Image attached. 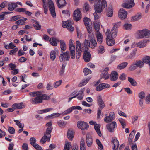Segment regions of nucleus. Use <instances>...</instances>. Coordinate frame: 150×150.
Instances as JSON below:
<instances>
[{
  "label": "nucleus",
  "instance_id": "obj_1",
  "mask_svg": "<svg viewBox=\"0 0 150 150\" xmlns=\"http://www.w3.org/2000/svg\"><path fill=\"white\" fill-rule=\"evenodd\" d=\"M76 57L79 59L81 54L82 50H87L88 47H90V42L85 39L84 44L82 45L79 41H77L76 43Z\"/></svg>",
  "mask_w": 150,
  "mask_h": 150
},
{
  "label": "nucleus",
  "instance_id": "obj_2",
  "mask_svg": "<svg viewBox=\"0 0 150 150\" xmlns=\"http://www.w3.org/2000/svg\"><path fill=\"white\" fill-rule=\"evenodd\" d=\"M101 0H99V2L96 3L94 4L95 12L93 13L95 19H98L100 17V13L102 12V7L104 8L107 6V2L105 0H102V5L100 4V1Z\"/></svg>",
  "mask_w": 150,
  "mask_h": 150
},
{
  "label": "nucleus",
  "instance_id": "obj_3",
  "mask_svg": "<svg viewBox=\"0 0 150 150\" xmlns=\"http://www.w3.org/2000/svg\"><path fill=\"white\" fill-rule=\"evenodd\" d=\"M106 35L107 36L106 41L107 45L109 46H112L114 45L115 42L113 38L116 36L112 35L110 30L108 29L107 30Z\"/></svg>",
  "mask_w": 150,
  "mask_h": 150
},
{
  "label": "nucleus",
  "instance_id": "obj_4",
  "mask_svg": "<svg viewBox=\"0 0 150 150\" xmlns=\"http://www.w3.org/2000/svg\"><path fill=\"white\" fill-rule=\"evenodd\" d=\"M139 36L140 38H146L150 37V30L145 29L143 30H139Z\"/></svg>",
  "mask_w": 150,
  "mask_h": 150
},
{
  "label": "nucleus",
  "instance_id": "obj_5",
  "mask_svg": "<svg viewBox=\"0 0 150 150\" xmlns=\"http://www.w3.org/2000/svg\"><path fill=\"white\" fill-rule=\"evenodd\" d=\"M88 38L90 41V48L94 49L97 46V43L95 40L94 35L92 33H90L88 35Z\"/></svg>",
  "mask_w": 150,
  "mask_h": 150
},
{
  "label": "nucleus",
  "instance_id": "obj_6",
  "mask_svg": "<svg viewBox=\"0 0 150 150\" xmlns=\"http://www.w3.org/2000/svg\"><path fill=\"white\" fill-rule=\"evenodd\" d=\"M48 4L49 9L52 16L53 17H55L56 15L54 6L53 2L51 0H48Z\"/></svg>",
  "mask_w": 150,
  "mask_h": 150
},
{
  "label": "nucleus",
  "instance_id": "obj_7",
  "mask_svg": "<svg viewBox=\"0 0 150 150\" xmlns=\"http://www.w3.org/2000/svg\"><path fill=\"white\" fill-rule=\"evenodd\" d=\"M78 127L81 130L87 129L89 127V125L86 122L82 121H79L77 123Z\"/></svg>",
  "mask_w": 150,
  "mask_h": 150
},
{
  "label": "nucleus",
  "instance_id": "obj_8",
  "mask_svg": "<svg viewBox=\"0 0 150 150\" xmlns=\"http://www.w3.org/2000/svg\"><path fill=\"white\" fill-rule=\"evenodd\" d=\"M62 25L64 28H67L68 30L71 32L74 30V28L71 26V22L69 21H63Z\"/></svg>",
  "mask_w": 150,
  "mask_h": 150
},
{
  "label": "nucleus",
  "instance_id": "obj_9",
  "mask_svg": "<svg viewBox=\"0 0 150 150\" xmlns=\"http://www.w3.org/2000/svg\"><path fill=\"white\" fill-rule=\"evenodd\" d=\"M113 27L111 30V34L114 36H116L117 33V28L121 25V22H119L113 24Z\"/></svg>",
  "mask_w": 150,
  "mask_h": 150
},
{
  "label": "nucleus",
  "instance_id": "obj_10",
  "mask_svg": "<svg viewBox=\"0 0 150 150\" xmlns=\"http://www.w3.org/2000/svg\"><path fill=\"white\" fill-rule=\"evenodd\" d=\"M113 27L111 30V34L114 36H116L117 33V28L121 25V22H119L113 24Z\"/></svg>",
  "mask_w": 150,
  "mask_h": 150
},
{
  "label": "nucleus",
  "instance_id": "obj_11",
  "mask_svg": "<svg viewBox=\"0 0 150 150\" xmlns=\"http://www.w3.org/2000/svg\"><path fill=\"white\" fill-rule=\"evenodd\" d=\"M134 5V0H129L127 2L122 4V6L125 8L129 9L132 8Z\"/></svg>",
  "mask_w": 150,
  "mask_h": 150
},
{
  "label": "nucleus",
  "instance_id": "obj_12",
  "mask_svg": "<svg viewBox=\"0 0 150 150\" xmlns=\"http://www.w3.org/2000/svg\"><path fill=\"white\" fill-rule=\"evenodd\" d=\"M81 12L79 9H77L75 10L74 12L73 18L76 21H79L81 18Z\"/></svg>",
  "mask_w": 150,
  "mask_h": 150
},
{
  "label": "nucleus",
  "instance_id": "obj_13",
  "mask_svg": "<svg viewBox=\"0 0 150 150\" xmlns=\"http://www.w3.org/2000/svg\"><path fill=\"white\" fill-rule=\"evenodd\" d=\"M117 127L116 122L113 121L110 124H108L106 127L108 130L110 132H113L114 131V129Z\"/></svg>",
  "mask_w": 150,
  "mask_h": 150
},
{
  "label": "nucleus",
  "instance_id": "obj_14",
  "mask_svg": "<svg viewBox=\"0 0 150 150\" xmlns=\"http://www.w3.org/2000/svg\"><path fill=\"white\" fill-rule=\"evenodd\" d=\"M97 103L99 107L98 108H100L103 109L105 107V104L103 101L100 95H99L97 97Z\"/></svg>",
  "mask_w": 150,
  "mask_h": 150
},
{
  "label": "nucleus",
  "instance_id": "obj_15",
  "mask_svg": "<svg viewBox=\"0 0 150 150\" xmlns=\"http://www.w3.org/2000/svg\"><path fill=\"white\" fill-rule=\"evenodd\" d=\"M31 103L32 104H36L42 103V97L40 95H38L35 97L33 98L30 100Z\"/></svg>",
  "mask_w": 150,
  "mask_h": 150
},
{
  "label": "nucleus",
  "instance_id": "obj_16",
  "mask_svg": "<svg viewBox=\"0 0 150 150\" xmlns=\"http://www.w3.org/2000/svg\"><path fill=\"white\" fill-rule=\"evenodd\" d=\"M83 21L88 31L90 33H91V26L89 24L90 22V19L88 18L85 17L83 19Z\"/></svg>",
  "mask_w": 150,
  "mask_h": 150
},
{
  "label": "nucleus",
  "instance_id": "obj_17",
  "mask_svg": "<svg viewBox=\"0 0 150 150\" xmlns=\"http://www.w3.org/2000/svg\"><path fill=\"white\" fill-rule=\"evenodd\" d=\"M115 116L114 113L111 112L109 113V116H106L104 119V121L106 123H109L111 122L114 119Z\"/></svg>",
  "mask_w": 150,
  "mask_h": 150
},
{
  "label": "nucleus",
  "instance_id": "obj_18",
  "mask_svg": "<svg viewBox=\"0 0 150 150\" xmlns=\"http://www.w3.org/2000/svg\"><path fill=\"white\" fill-rule=\"evenodd\" d=\"M127 12L123 8H121L118 13L119 16L122 20L124 19L127 16Z\"/></svg>",
  "mask_w": 150,
  "mask_h": 150
},
{
  "label": "nucleus",
  "instance_id": "obj_19",
  "mask_svg": "<svg viewBox=\"0 0 150 150\" xmlns=\"http://www.w3.org/2000/svg\"><path fill=\"white\" fill-rule=\"evenodd\" d=\"M7 9L8 10L12 11L18 7L16 3L13 2H9L7 4Z\"/></svg>",
  "mask_w": 150,
  "mask_h": 150
},
{
  "label": "nucleus",
  "instance_id": "obj_20",
  "mask_svg": "<svg viewBox=\"0 0 150 150\" xmlns=\"http://www.w3.org/2000/svg\"><path fill=\"white\" fill-rule=\"evenodd\" d=\"M108 71L109 68L108 67H106L101 74V77L104 78L105 79H108L109 76V74H108Z\"/></svg>",
  "mask_w": 150,
  "mask_h": 150
},
{
  "label": "nucleus",
  "instance_id": "obj_21",
  "mask_svg": "<svg viewBox=\"0 0 150 150\" xmlns=\"http://www.w3.org/2000/svg\"><path fill=\"white\" fill-rule=\"evenodd\" d=\"M91 57V54L87 50H84L83 54V59L86 62H89L90 59Z\"/></svg>",
  "mask_w": 150,
  "mask_h": 150
},
{
  "label": "nucleus",
  "instance_id": "obj_22",
  "mask_svg": "<svg viewBox=\"0 0 150 150\" xmlns=\"http://www.w3.org/2000/svg\"><path fill=\"white\" fill-rule=\"evenodd\" d=\"M86 142L88 147L91 146L93 143V139L91 136L89 134H86Z\"/></svg>",
  "mask_w": 150,
  "mask_h": 150
},
{
  "label": "nucleus",
  "instance_id": "obj_23",
  "mask_svg": "<svg viewBox=\"0 0 150 150\" xmlns=\"http://www.w3.org/2000/svg\"><path fill=\"white\" fill-rule=\"evenodd\" d=\"M112 142L114 145V147L113 148V150H117L119 144V141L117 138L116 137L112 138Z\"/></svg>",
  "mask_w": 150,
  "mask_h": 150
},
{
  "label": "nucleus",
  "instance_id": "obj_24",
  "mask_svg": "<svg viewBox=\"0 0 150 150\" xmlns=\"http://www.w3.org/2000/svg\"><path fill=\"white\" fill-rule=\"evenodd\" d=\"M56 2L57 6L59 8H63L66 4L65 0H57Z\"/></svg>",
  "mask_w": 150,
  "mask_h": 150
},
{
  "label": "nucleus",
  "instance_id": "obj_25",
  "mask_svg": "<svg viewBox=\"0 0 150 150\" xmlns=\"http://www.w3.org/2000/svg\"><path fill=\"white\" fill-rule=\"evenodd\" d=\"M67 136L68 139L72 140L74 136V132L71 129H69L67 132Z\"/></svg>",
  "mask_w": 150,
  "mask_h": 150
},
{
  "label": "nucleus",
  "instance_id": "obj_26",
  "mask_svg": "<svg viewBox=\"0 0 150 150\" xmlns=\"http://www.w3.org/2000/svg\"><path fill=\"white\" fill-rule=\"evenodd\" d=\"M49 42L52 45L56 46L57 45V42H59V40L54 37H52L50 38Z\"/></svg>",
  "mask_w": 150,
  "mask_h": 150
},
{
  "label": "nucleus",
  "instance_id": "obj_27",
  "mask_svg": "<svg viewBox=\"0 0 150 150\" xmlns=\"http://www.w3.org/2000/svg\"><path fill=\"white\" fill-rule=\"evenodd\" d=\"M113 14L112 6L110 4L107 11V16L108 17H111L112 16Z\"/></svg>",
  "mask_w": 150,
  "mask_h": 150
},
{
  "label": "nucleus",
  "instance_id": "obj_28",
  "mask_svg": "<svg viewBox=\"0 0 150 150\" xmlns=\"http://www.w3.org/2000/svg\"><path fill=\"white\" fill-rule=\"evenodd\" d=\"M70 58V56H68L67 55L63 53L60 54L59 57V60L60 62H62L63 60L68 61Z\"/></svg>",
  "mask_w": 150,
  "mask_h": 150
},
{
  "label": "nucleus",
  "instance_id": "obj_29",
  "mask_svg": "<svg viewBox=\"0 0 150 150\" xmlns=\"http://www.w3.org/2000/svg\"><path fill=\"white\" fill-rule=\"evenodd\" d=\"M84 88L81 89L77 93V98L79 100H81L82 99L84 96Z\"/></svg>",
  "mask_w": 150,
  "mask_h": 150
},
{
  "label": "nucleus",
  "instance_id": "obj_30",
  "mask_svg": "<svg viewBox=\"0 0 150 150\" xmlns=\"http://www.w3.org/2000/svg\"><path fill=\"white\" fill-rule=\"evenodd\" d=\"M118 74L117 72L113 71L112 72L110 75V79L112 81L116 80L118 78Z\"/></svg>",
  "mask_w": 150,
  "mask_h": 150
},
{
  "label": "nucleus",
  "instance_id": "obj_31",
  "mask_svg": "<svg viewBox=\"0 0 150 150\" xmlns=\"http://www.w3.org/2000/svg\"><path fill=\"white\" fill-rule=\"evenodd\" d=\"M23 103L21 102L19 103H16L12 105V107H14L15 109H21L24 108V106L23 105Z\"/></svg>",
  "mask_w": 150,
  "mask_h": 150
},
{
  "label": "nucleus",
  "instance_id": "obj_32",
  "mask_svg": "<svg viewBox=\"0 0 150 150\" xmlns=\"http://www.w3.org/2000/svg\"><path fill=\"white\" fill-rule=\"evenodd\" d=\"M71 58L74 59L75 58V46L69 47Z\"/></svg>",
  "mask_w": 150,
  "mask_h": 150
},
{
  "label": "nucleus",
  "instance_id": "obj_33",
  "mask_svg": "<svg viewBox=\"0 0 150 150\" xmlns=\"http://www.w3.org/2000/svg\"><path fill=\"white\" fill-rule=\"evenodd\" d=\"M91 78L88 77L84 78L82 81L78 85L79 87H81L87 84L90 80Z\"/></svg>",
  "mask_w": 150,
  "mask_h": 150
},
{
  "label": "nucleus",
  "instance_id": "obj_34",
  "mask_svg": "<svg viewBox=\"0 0 150 150\" xmlns=\"http://www.w3.org/2000/svg\"><path fill=\"white\" fill-rule=\"evenodd\" d=\"M100 125L99 124H96L94 126V128L95 130L96 131L100 137H101L102 135V134L100 129Z\"/></svg>",
  "mask_w": 150,
  "mask_h": 150
},
{
  "label": "nucleus",
  "instance_id": "obj_35",
  "mask_svg": "<svg viewBox=\"0 0 150 150\" xmlns=\"http://www.w3.org/2000/svg\"><path fill=\"white\" fill-rule=\"evenodd\" d=\"M60 45L61 49V52L62 53H63L64 51L66 49V46L64 41L62 40H60Z\"/></svg>",
  "mask_w": 150,
  "mask_h": 150
},
{
  "label": "nucleus",
  "instance_id": "obj_36",
  "mask_svg": "<svg viewBox=\"0 0 150 150\" xmlns=\"http://www.w3.org/2000/svg\"><path fill=\"white\" fill-rule=\"evenodd\" d=\"M51 135L47 136L46 135L44 134V136L42 137L41 139V143L44 144L47 140H50L51 137Z\"/></svg>",
  "mask_w": 150,
  "mask_h": 150
},
{
  "label": "nucleus",
  "instance_id": "obj_37",
  "mask_svg": "<svg viewBox=\"0 0 150 150\" xmlns=\"http://www.w3.org/2000/svg\"><path fill=\"white\" fill-rule=\"evenodd\" d=\"M27 20V19L24 17H22V19H19L17 21L16 23L18 25H21L24 24L25 21Z\"/></svg>",
  "mask_w": 150,
  "mask_h": 150
},
{
  "label": "nucleus",
  "instance_id": "obj_38",
  "mask_svg": "<svg viewBox=\"0 0 150 150\" xmlns=\"http://www.w3.org/2000/svg\"><path fill=\"white\" fill-rule=\"evenodd\" d=\"M96 37L98 42L101 44L103 41V36L102 34L100 32L98 33L96 35Z\"/></svg>",
  "mask_w": 150,
  "mask_h": 150
},
{
  "label": "nucleus",
  "instance_id": "obj_39",
  "mask_svg": "<svg viewBox=\"0 0 150 150\" xmlns=\"http://www.w3.org/2000/svg\"><path fill=\"white\" fill-rule=\"evenodd\" d=\"M142 18L141 14L138 13L132 17V20L133 21H138L140 19Z\"/></svg>",
  "mask_w": 150,
  "mask_h": 150
},
{
  "label": "nucleus",
  "instance_id": "obj_40",
  "mask_svg": "<svg viewBox=\"0 0 150 150\" xmlns=\"http://www.w3.org/2000/svg\"><path fill=\"white\" fill-rule=\"evenodd\" d=\"M128 81L130 82V84L134 86H136L137 85L136 81L132 78L128 77Z\"/></svg>",
  "mask_w": 150,
  "mask_h": 150
},
{
  "label": "nucleus",
  "instance_id": "obj_41",
  "mask_svg": "<svg viewBox=\"0 0 150 150\" xmlns=\"http://www.w3.org/2000/svg\"><path fill=\"white\" fill-rule=\"evenodd\" d=\"M83 10L87 12L89 11L90 9V6L88 2H86L84 4L83 7Z\"/></svg>",
  "mask_w": 150,
  "mask_h": 150
},
{
  "label": "nucleus",
  "instance_id": "obj_42",
  "mask_svg": "<svg viewBox=\"0 0 150 150\" xmlns=\"http://www.w3.org/2000/svg\"><path fill=\"white\" fill-rule=\"evenodd\" d=\"M128 65V63L124 62L120 64L117 66V68L120 70H121L125 68Z\"/></svg>",
  "mask_w": 150,
  "mask_h": 150
},
{
  "label": "nucleus",
  "instance_id": "obj_43",
  "mask_svg": "<svg viewBox=\"0 0 150 150\" xmlns=\"http://www.w3.org/2000/svg\"><path fill=\"white\" fill-rule=\"evenodd\" d=\"M73 110V108L72 107L69 108L67 110L64 111L61 113V115H66L71 113Z\"/></svg>",
  "mask_w": 150,
  "mask_h": 150
},
{
  "label": "nucleus",
  "instance_id": "obj_44",
  "mask_svg": "<svg viewBox=\"0 0 150 150\" xmlns=\"http://www.w3.org/2000/svg\"><path fill=\"white\" fill-rule=\"evenodd\" d=\"M41 92L39 91H37L30 92L29 93V95L32 97H36L38 95H40L41 94Z\"/></svg>",
  "mask_w": 150,
  "mask_h": 150
},
{
  "label": "nucleus",
  "instance_id": "obj_45",
  "mask_svg": "<svg viewBox=\"0 0 150 150\" xmlns=\"http://www.w3.org/2000/svg\"><path fill=\"white\" fill-rule=\"evenodd\" d=\"M71 143L70 142H67L65 144V146L64 150H70V148L71 147Z\"/></svg>",
  "mask_w": 150,
  "mask_h": 150
},
{
  "label": "nucleus",
  "instance_id": "obj_46",
  "mask_svg": "<svg viewBox=\"0 0 150 150\" xmlns=\"http://www.w3.org/2000/svg\"><path fill=\"white\" fill-rule=\"evenodd\" d=\"M144 62L142 61L139 60L137 61L135 63V64L137 67L139 68H142L143 67L144 65Z\"/></svg>",
  "mask_w": 150,
  "mask_h": 150
},
{
  "label": "nucleus",
  "instance_id": "obj_47",
  "mask_svg": "<svg viewBox=\"0 0 150 150\" xmlns=\"http://www.w3.org/2000/svg\"><path fill=\"white\" fill-rule=\"evenodd\" d=\"M58 125L61 127H64L67 124V122L60 120L57 122Z\"/></svg>",
  "mask_w": 150,
  "mask_h": 150
},
{
  "label": "nucleus",
  "instance_id": "obj_48",
  "mask_svg": "<svg viewBox=\"0 0 150 150\" xmlns=\"http://www.w3.org/2000/svg\"><path fill=\"white\" fill-rule=\"evenodd\" d=\"M80 150H86L85 144L84 139H81L80 144Z\"/></svg>",
  "mask_w": 150,
  "mask_h": 150
},
{
  "label": "nucleus",
  "instance_id": "obj_49",
  "mask_svg": "<svg viewBox=\"0 0 150 150\" xmlns=\"http://www.w3.org/2000/svg\"><path fill=\"white\" fill-rule=\"evenodd\" d=\"M30 144L33 147L35 146L37 144L36 143V140L35 138L33 137H31L30 139Z\"/></svg>",
  "mask_w": 150,
  "mask_h": 150
},
{
  "label": "nucleus",
  "instance_id": "obj_50",
  "mask_svg": "<svg viewBox=\"0 0 150 150\" xmlns=\"http://www.w3.org/2000/svg\"><path fill=\"white\" fill-rule=\"evenodd\" d=\"M142 60L144 63L149 64L150 62V57L146 56L142 58Z\"/></svg>",
  "mask_w": 150,
  "mask_h": 150
},
{
  "label": "nucleus",
  "instance_id": "obj_51",
  "mask_svg": "<svg viewBox=\"0 0 150 150\" xmlns=\"http://www.w3.org/2000/svg\"><path fill=\"white\" fill-rule=\"evenodd\" d=\"M56 54V52L54 51L53 50L51 52L50 58L52 61L54 60L55 59Z\"/></svg>",
  "mask_w": 150,
  "mask_h": 150
},
{
  "label": "nucleus",
  "instance_id": "obj_52",
  "mask_svg": "<svg viewBox=\"0 0 150 150\" xmlns=\"http://www.w3.org/2000/svg\"><path fill=\"white\" fill-rule=\"evenodd\" d=\"M53 129L52 127H48L46 130V132L44 133V134L47 135V136L51 135L50 133L52 132Z\"/></svg>",
  "mask_w": 150,
  "mask_h": 150
},
{
  "label": "nucleus",
  "instance_id": "obj_53",
  "mask_svg": "<svg viewBox=\"0 0 150 150\" xmlns=\"http://www.w3.org/2000/svg\"><path fill=\"white\" fill-rule=\"evenodd\" d=\"M119 121L121 125L122 128H124L125 125V120L123 119L120 118L119 119Z\"/></svg>",
  "mask_w": 150,
  "mask_h": 150
},
{
  "label": "nucleus",
  "instance_id": "obj_54",
  "mask_svg": "<svg viewBox=\"0 0 150 150\" xmlns=\"http://www.w3.org/2000/svg\"><path fill=\"white\" fill-rule=\"evenodd\" d=\"M21 18L20 15H16L12 17L10 19V21H14L16 20L20 19Z\"/></svg>",
  "mask_w": 150,
  "mask_h": 150
},
{
  "label": "nucleus",
  "instance_id": "obj_55",
  "mask_svg": "<svg viewBox=\"0 0 150 150\" xmlns=\"http://www.w3.org/2000/svg\"><path fill=\"white\" fill-rule=\"evenodd\" d=\"M52 110L53 108H51L45 109L40 110V113L41 114L45 113Z\"/></svg>",
  "mask_w": 150,
  "mask_h": 150
},
{
  "label": "nucleus",
  "instance_id": "obj_56",
  "mask_svg": "<svg viewBox=\"0 0 150 150\" xmlns=\"http://www.w3.org/2000/svg\"><path fill=\"white\" fill-rule=\"evenodd\" d=\"M83 72L85 76L90 74L91 73V71L88 68H85L83 69Z\"/></svg>",
  "mask_w": 150,
  "mask_h": 150
},
{
  "label": "nucleus",
  "instance_id": "obj_57",
  "mask_svg": "<svg viewBox=\"0 0 150 150\" xmlns=\"http://www.w3.org/2000/svg\"><path fill=\"white\" fill-rule=\"evenodd\" d=\"M96 142L99 147L100 148V150H103V146L102 144L100 141L98 139H96Z\"/></svg>",
  "mask_w": 150,
  "mask_h": 150
},
{
  "label": "nucleus",
  "instance_id": "obj_58",
  "mask_svg": "<svg viewBox=\"0 0 150 150\" xmlns=\"http://www.w3.org/2000/svg\"><path fill=\"white\" fill-rule=\"evenodd\" d=\"M54 87L52 85V83L50 82L46 86V88L47 90H51Z\"/></svg>",
  "mask_w": 150,
  "mask_h": 150
},
{
  "label": "nucleus",
  "instance_id": "obj_59",
  "mask_svg": "<svg viewBox=\"0 0 150 150\" xmlns=\"http://www.w3.org/2000/svg\"><path fill=\"white\" fill-rule=\"evenodd\" d=\"M98 51L99 53H103L105 51L104 47L102 45L100 46L98 48Z\"/></svg>",
  "mask_w": 150,
  "mask_h": 150
},
{
  "label": "nucleus",
  "instance_id": "obj_60",
  "mask_svg": "<svg viewBox=\"0 0 150 150\" xmlns=\"http://www.w3.org/2000/svg\"><path fill=\"white\" fill-rule=\"evenodd\" d=\"M137 68V65L135 63L132 64L129 68V70L130 71H134Z\"/></svg>",
  "mask_w": 150,
  "mask_h": 150
},
{
  "label": "nucleus",
  "instance_id": "obj_61",
  "mask_svg": "<svg viewBox=\"0 0 150 150\" xmlns=\"http://www.w3.org/2000/svg\"><path fill=\"white\" fill-rule=\"evenodd\" d=\"M7 2L4 1L0 4V9L1 10L3 8H4L6 6H7Z\"/></svg>",
  "mask_w": 150,
  "mask_h": 150
},
{
  "label": "nucleus",
  "instance_id": "obj_62",
  "mask_svg": "<svg viewBox=\"0 0 150 150\" xmlns=\"http://www.w3.org/2000/svg\"><path fill=\"white\" fill-rule=\"evenodd\" d=\"M136 51L137 50L135 49H134L133 50L132 52L130 53V55L129 56L130 58L132 59L135 57L136 54Z\"/></svg>",
  "mask_w": 150,
  "mask_h": 150
},
{
  "label": "nucleus",
  "instance_id": "obj_63",
  "mask_svg": "<svg viewBox=\"0 0 150 150\" xmlns=\"http://www.w3.org/2000/svg\"><path fill=\"white\" fill-rule=\"evenodd\" d=\"M126 30H129L131 29L132 25L130 24H125L124 26Z\"/></svg>",
  "mask_w": 150,
  "mask_h": 150
},
{
  "label": "nucleus",
  "instance_id": "obj_64",
  "mask_svg": "<svg viewBox=\"0 0 150 150\" xmlns=\"http://www.w3.org/2000/svg\"><path fill=\"white\" fill-rule=\"evenodd\" d=\"M137 45L138 47L140 48L144 47L145 46L144 42L141 41L137 43Z\"/></svg>",
  "mask_w": 150,
  "mask_h": 150
}]
</instances>
